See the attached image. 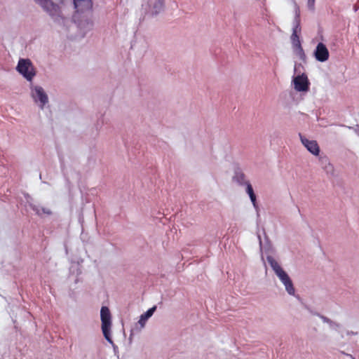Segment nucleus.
<instances>
[{"label":"nucleus","instance_id":"nucleus-1","mask_svg":"<svg viewBox=\"0 0 359 359\" xmlns=\"http://www.w3.org/2000/svg\"><path fill=\"white\" fill-rule=\"evenodd\" d=\"M52 17H61V6L63 0H34Z\"/></svg>","mask_w":359,"mask_h":359},{"label":"nucleus","instance_id":"nucleus-2","mask_svg":"<svg viewBox=\"0 0 359 359\" xmlns=\"http://www.w3.org/2000/svg\"><path fill=\"white\" fill-rule=\"evenodd\" d=\"M100 317L102 321V330L105 339L112 342L110 338V329L111 326V316L110 311L107 306H102L100 311Z\"/></svg>","mask_w":359,"mask_h":359},{"label":"nucleus","instance_id":"nucleus-3","mask_svg":"<svg viewBox=\"0 0 359 359\" xmlns=\"http://www.w3.org/2000/svg\"><path fill=\"white\" fill-rule=\"evenodd\" d=\"M17 69L28 81H32L35 76L34 68L29 59H20Z\"/></svg>","mask_w":359,"mask_h":359},{"label":"nucleus","instance_id":"nucleus-4","mask_svg":"<svg viewBox=\"0 0 359 359\" xmlns=\"http://www.w3.org/2000/svg\"><path fill=\"white\" fill-rule=\"evenodd\" d=\"M276 274L278 276V277L280 278V280L282 281V283L285 286V289L287 292L290 294H294V288L292 284V280H290V277L287 274V273L283 270H279L276 273Z\"/></svg>","mask_w":359,"mask_h":359},{"label":"nucleus","instance_id":"nucleus-5","mask_svg":"<svg viewBox=\"0 0 359 359\" xmlns=\"http://www.w3.org/2000/svg\"><path fill=\"white\" fill-rule=\"evenodd\" d=\"M32 97L35 102L39 101L41 108L48 102V96L41 86H35L32 90Z\"/></svg>","mask_w":359,"mask_h":359},{"label":"nucleus","instance_id":"nucleus-6","mask_svg":"<svg viewBox=\"0 0 359 359\" xmlns=\"http://www.w3.org/2000/svg\"><path fill=\"white\" fill-rule=\"evenodd\" d=\"M294 88L297 91H307L309 90V81L306 75H299L294 80Z\"/></svg>","mask_w":359,"mask_h":359},{"label":"nucleus","instance_id":"nucleus-7","mask_svg":"<svg viewBox=\"0 0 359 359\" xmlns=\"http://www.w3.org/2000/svg\"><path fill=\"white\" fill-rule=\"evenodd\" d=\"M314 54L316 59L319 62H325L329 58V51L323 43H319L317 45Z\"/></svg>","mask_w":359,"mask_h":359},{"label":"nucleus","instance_id":"nucleus-8","mask_svg":"<svg viewBox=\"0 0 359 359\" xmlns=\"http://www.w3.org/2000/svg\"><path fill=\"white\" fill-rule=\"evenodd\" d=\"M300 139L304 146L313 155L318 156L320 153L319 146L316 140H309L300 135Z\"/></svg>","mask_w":359,"mask_h":359},{"label":"nucleus","instance_id":"nucleus-9","mask_svg":"<svg viewBox=\"0 0 359 359\" xmlns=\"http://www.w3.org/2000/svg\"><path fill=\"white\" fill-rule=\"evenodd\" d=\"M74 8L77 12L90 11L93 8L91 0H74Z\"/></svg>","mask_w":359,"mask_h":359},{"label":"nucleus","instance_id":"nucleus-10","mask_svg":"<svg viewBox=\"0 0 359 359\" xmlns=\"http://www.w3.org/2000/svg\"><path fill=\"white\" fill-rule=\"evenodd\" d=\"M156 309V306H153L152 308L149 309L146 313L141 315L139 323L141 325L142 327L144 326L146 320L153 315Z\"/></svg>","mask_w":359,"mask_h":359},{"label":"nucleus","instance_id":"nucleus-11","mask_svg":"<svg viewBox=\"0 0 359 359\" xmlns=\"http://www.w3.org/2000/svg\"><path fill=\"white\" fill-rule=\"evenodd\" d=\"M246 191L248 194L254 207L257 208L256 196L250 182L246 183Z\"/></svg>","mask_w":359,"mask_h":359},{"label":"nucleus","instance_id":"nucleus-12","mask_svg":"<svg viewBox=\"0 0 359 359\" xmlns=\"http://www.w3.org/2000/svg\"><path fill=\"white\" fill-rule=\"evenodd\" d=\"M267 261L275 273L283 269L279 264L272 257H268Z\"/></svg>","mask_w":359,"mask_h":359},{"label":"nucleus","instance_id":"nucleus-13","mask_svg":"<svg viewBox=\"0 0 359 359\" xmlns=\"http://www.w3.org/2000/svg\"><path fill=\"white\" fill-rule=\"evenodd\" d=\"M291 39L294 46L301 48V43L299 41V36L298 34H292Z\"/></svg>","mask_w":359,"mask_h":359},{"label":"nucleus","instance_id":"nucleus-14","mask_svg":"<svg viewBox=\"0 0 359 359\" xmlns=\"http://www.w3.org/2000/svg\"><path fill=\"white\" fill-rule=\"evenodd\" d=\"M300 32H301V27H300L299 21V20H297L296 25L293 28L292 34H298V33Z\"/></svg>","mask_w":359,"mask_h":359},{"label":"nucleus","instance_id":"nucleus-15","mask_svg":"<svg viewBox=\"0 0 359 359\" xmlns=\"http://www.w3.org/2000/svg\"><path fill=\"white\" fill-rule=\"evenodd\" d=\"M163 7V0H158L157 4L155 6V8H158V11H156L155 13H158Z\"/></svg>","mask_w":359,"mask_h":359},{"label":"nucleus","instance_id":"nucleus-16","mask_svg":"<svg viewBox=\"0 0 359 359\" xmlns=\"http://www.w3.org/2000/svg\"><path fill=\"white\" fill-rule=\"evenodd\" d=\"M315 0H308L309 6L313 7L314 5Z\"/></svg>","mask_w":359,"mask_h":359},{"label":"nucleus","instance_id":"nucleus-17","mask_svg":"<svg viewBox=\"0 0 359 359\" xmlns=\"http://www.w3.org/2000/svg\"><path fill=\"white\" fill-rule=\"evenodd\" d=\"M43 212L44 213L48 214V215H50V214L51 213V212H50V210H45V209H43Z\"/></svg>","mask_w":359,"mask_h":359},{"label":"nucleus","instance_id":"nucleus-18","mask_svg":"<svg viewBox=\"0 0 359 359\" xmlns=\"http://www.w3.org/2000/svg\"><path fill=\"white\" fill-rule=\"evenodd\" d=\"M358 10V6H355V11Z\"/></svg>","mask_w":359,"mask_h":359}]
</instances>
